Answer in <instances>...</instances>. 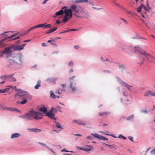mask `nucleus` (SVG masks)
<instances>
[{"mask_svg": "<svg viewBox=\"0 0 155 155\" xmlns=\"http://www.w3.org/2000/svg\"><path fill=\"white\" fill-rule=\"evenodd\" d=\"M118 138H122L124 140H125L126 139V138L125 137H124L121 134H120L118 137Z\"/></svg>", "mask_w": 155, "mask_h": 155, "instance_id": "42", "label": "nucleus"}, {"mask_svg": "<svg viewBox=\"0 0 155 155\" xmlns=\"http://www.w3.org/2000/svg\"><path fill=\"white\" fill-rule=\"evenodd\" d=\"M55 80V79H54L52 78H48L47 81H48L49 82H52Z\"/></svg>", "mask_w": 155, "mask_h": 155, "instance_id": "37", "label": "nucleus"}, {"mask_svg": "<svg viewBox=\"0 0 155 155\" xmlns=\"http://www.w3.org/2000/svg\"><path fill=\"white\" fill-rule=\"evenodd\" d=\"M106 145L107 146H109L112 148H114V147L112 145H109V144H106Z\"/></svg>", "mask_w": 155, "mask_h": 155, "instance_id": "56", "label": "nucleus"}, {"mask_svg": "<svg viewBox=\"0 0 155 155\" xmlns=\"http://www.w3.org/2000/svg\"><path fill=\"white\" fill-rule=\"evenodd\" d=\"M73 122L74 123H76L78 124L82 125L84 126H85L86 125V123H84V122L80 120H74Z\"/></svg>", "mask_w": 155, "mask_h": 155, "instance_id": "13", "label": "nucleus"}, {"mask_svg": "<svg viewBox=\"0 0 155 155\" xmlns=\"http://www.w3.org/2000/svg\"><path fill=\"white\" fill-rule=\"evenodd\" d=\"M12 51L11 50V48H5L3 51L1 53V56L3 57L4 54H5L6 56V58H8L9 56L11 55Z\"/></svg>", "mask_w": 155, "mask_h": 155, "instance_id": "5", "label": "nucleus"}, {"mask_svg": "<svg viewBox=\"0 0 155 155\" xmlns=\"http://www.w3.org/2000/svg\"><path fill=\"white\" fill-rule=\"evenodd\" d=\"M56 126L58 128H60L61 129H63V128H61V124L58 122H56Z\"/></svg>", "mask_w": 155, "mask_h": 155, "instance_id": "35", "label": "nucleus"}, {"mask_svg": "<svg viewBox=\"0 0 155 155\" xmlns=\"http://www.w3.org/2000/svg\"><path fill=\"white\" fill-rule=\"evenodd\" d=\"M114 3L115 4V5H116L117 6H118L120 8H122V6L121 5H120L119 4H117V3H116L115 2H114Z\"/></svg>", "mask_w": 155, "mask_h": 155, "instance_id": "49", "label": "nucleus"}, {"mask_svg": "<svg viewBox=\"0 0 155 155\" xmlns=\"http://www.w3.org/2000/svg\"><path fill=\"white\" fill-rule=\"evenodd\" d=\"M87 138L89 139H91L92 138H93V137L92 136H89L87 137Z\"/></svg>", "mask_w": 155, "mask_h": 155, "instance_id": "53", "label": "nucleus"}, {"mask_svg": "<svg viewBox=\"0 0 155 155\" xmlns=\"http://www.w3.org/2000/svg\"><path fill=\"white\" fill-rule=\"evenodd\" d=\"M44 24H41L38 25H36V26H34L35 28H37L39 27H42V28H44Z\"/></svg>", "mask_w": 155, "mask_h": 155, "instance_id": "34", "label": "nucleus"}, {"mask_svg": "<svg viewBox=\"0 0 155 155\" xmlns=\"http://www.w3.org/2000/svg\"><path fill=\"white\" fill-rule=\"evenodd\" d=\"M145 54L146 55L145 57L149 61L153 62L155 64V58L154 57L148 54V53L147 54Z\"/></svg>", "mask_w": 155, "mask_h": 155, "instance_id": "8", "label": "nucleus"}, {"mask_svg": "<svg viewBox=\"0 0 155 155\" xmlns=\"http://www.w3.org/2000/svg\"><path fill=\"white\" fill-rule=\"evenodd\" d=\"M129 139H130V140L131 141H133V137H129Z\"/></svg>", "mask_w": 155, "mask_h": 155, "instance_id": "61", "label": "nucleus"}, {"mask_svg": "<svg viewBox=\"0 0 155 155\" xmlns=\"http://www.w3.org/2000/svg\"><path fill=\"white\" fill-rule=\"evenodd\" d=\"M41 81L38 80L37 83V84L35 86V89H38L41 86Z\"/></svg>", "mask_w": 155, "mask_h": 155, "instance_id": "28", "label": "nucleus"}, {"mask_svg": "<svg viewBox=\"0 0 155 155\" xmlns=\"http://www.w3.org/2000/svg\"><path fill=\"white\" fill-rule=\"evenodd\" d=\"M30 130L33 131L34 132H39L41 131V130L40 129H37V128H33L32 129H30L29 130Z\"/></svg>", "mask_w": 155, "mask_h": 155, "instance_id": "29", "label": "nucleus"}, {"mask_svg": "<svg viewBox=\"0 0 155 155\" xmlns=\"http://www.w3.org/2000/svg\"><path fill=\"white\" fill-rule=\"evenodd\" d=\"M108 140V139L105 137H103L102 136V137H101V139L100 140Z\"/></svg>", "mask_w": 155, "mask_h": 155, "instance_id": "47", "label": "nucleus"}, {"mask_svg": "<svg viewBox=\"0 0 155 155\" xmlns=\"http://www.w3.org/2000/svg\"><path fill=\"white\" fill-rule=\"evenodd\" d=\"M88 2V0H76L74 2L76 3H80L87 2Z\"/></svg>", "mask_w": 155, "mask_h": 155, "instance_id": "23", "label": "nucleus"}, {"mask_svg": "<svg viewBox=\"0 0 155 155\" xmlns=\"http://www.w3.org/2000/svg\"><path fill=\"white\" fill-rule=\"evenodd\" d=\"M17 35V33L15 34L12 35H11V36H10L9 37H8L7 38H7V39H9L12 38L14 36H16Z\"/></svg>", "mask_w": 155, "mask_h": 155, "instance_id": "39", "label": "nucleus"}, {"mask_svg": "<svg viewBox=\"0 0 155 155\" xmlns=\"http://www.w3.org/2000/svg\"><path fill=\"white\" fill-rule=\"evenodd\" d=\"M20 136V134H19L15 133L12 134L11 137V139H13L15 138H18Z\"/></svg>", "mask_w": 155, "mask_h": 155, "instance_id": "18", "label": "nucleus"}, {"mask_svg": "<svg viewBox=\"0 0 155 155\" xmlns=\"http://www.w3.org/2000/svg\"><path fill=\"white\" fill-rule=\"evenodd\" d=\"M141 5L142 8H143L144 10L146 11H147V10H148V9H147V8L146 7H145L143 4H141Z\"/></svg>", "mask_w": 155, "mask_h": 155, "instance_id": "45", "label": "nucleus"}, {"mask_svg": "<svg viewBox=\"0 0 155 155\" xmlns=\"http://www.w3.org/2000/svg\"><path fill=\"white\" fill-rule=\"evenodd\" d=\"M141 112L143 113H147V110H142Z\"/></svg>", "mask_w": 155, "mask_h": 155, "instance_id": "64", "label": "nucleus"}, {"mask_svg": "<svg viewBox=\"0 0 155 155\" xmlns=\"http://www.w3.org/2000/svg\"><path fill=\"white\" fill-rule=\"evenodd\" d=\"M20 38V36H18L17 37H16L15 38H14L13 40H15L16 39H19Z\"/></svg>", "mask_w": 155, "mask_h": 155, "instance_id": "62", "label": "nucleus"}, {"mask_svg": "<svg viewBox=\"0 0 155 155\" xmlns=\"http://www.w3.org/2000/svg\"><path fill=\"white\" fill-rule=\"evenodd\" d=\"M91 134L92 135L94 136V137H95L99 139H101V137H102V136L100 135L97 134Z\"/></svg>", "mask_w": 155, "mask_h": 155, "instance_id": "31", "label": "nucleus"}, {"mask_svg": "<svg viewBox=\"0 0 155 155\" xmlns=\"http://www.w3.org/2000/svg\"><path fill=\"white\" fill-rule=\"evenodd\" d=\"M39 111L42 113H39L33 110H31L26 114L21 117L26 120H28L34 118L36 120H38L42 118L43 114H45L47 111L46 108L44 106H42L39 109Z\"/></svg>", "mask_w": 155, "mask_h": 155, "instance_id": "1", "label": "nucleus"}, {"mask_svg": "<svg viewBox=\"0 0 155 155\" xmlns=\"http://www.w3.org/2000/svg\"><path fill=\"white\" fill-rule=\"evenodd\" d=\"M62 87L65 89L66 87V85L65 84H62L61 85Z\"/></svg>", "mask_w": 155, "mask_h": 155, "instance_id": "55", "label": "nucleus"}, {"mask_svg": "<svg viewBox=\"0 0 155 155\" xmlns=\"http://www.w3.org/2000/svg\"><path fill=\"white\" fill-rule=\"evenodd\" d=\"M69 32V31H68V30L64 31L63 32H60L59 33V34H62V33H66V32Z\"/></svg>", "mask_w": 155, "mask_h": 155, "instance_id": "58", "label": "nucleus"}, {"mask_svg": "<svg viewBox=\"0 0 155 155\" xmlns=\"http://www.w3.org/2000/svg\"><path fill=\"white\" fill-rule=\"evenodd\" d=\"M77 148L79 150H84V148H81L79 147H77Z\"/></svg>", "mask_w": 155, "mask_h": 155, "instance_id": "57", "label": "nucleus"}, {"mask_svg": "<svg viewBox=\"0 0 155 155\" xmlns=\"http://www.w3.org/2000/svg\"><path fill=\"white\" fill-rule=\"evenodd\" d=\"M39 143L41 144L42 146L45 147L47 148H48V147L45 144L41 143Z\"/></svg>", "mask_w": 155, "mask_h": 155, "instance_id": "48", "label": "nucleus"}, {"mask_svg": "<svg viewBox=\"0 0 155 155\" xmlns=\"http://www.w3.org/2000/svg\"><path fill=\"white\" fill-rule=\"evenodd\" d=\"M151 153L152 155H155V149L151 151Z\"/></svg>", "mask_w": 155, "mask_h": 155, "instance_id": "46", "label": "nucleus"}, {"mask_svg": "<svg viewBox=\"0 0 155 155\" xmlns=\"http://www.w3.org/2000/svg\"><path fill=\"white\" fill-rule=\"evenodd\" d=\"M48 1V0H44V1L43 2L42 4H45Z\"/></svg>", "mask_w": 155, "mask_h": 155, "instance_id": "63", "label": "nucleus"}, {"mask_svg": "<svg viewBox=\"0 0 155 155\" xmlns=\"http://www.w3.org/2000/svg\"><path fill=\"white\" fill-rule=\"evenodd\" d=\"M110 112L108 111H106L103 112H100L98 113L99 116H102L103 115L108 116L110 114Z\"/></svg>", "mask_w": 155, "mask_h": 155, "instance_id": "16", "label": "nucleus"}, {"mask_svg": "<svg viewBox=\"0 0 155 155\" xmlns=\"http://www.w3.org/2000/svg\"><path fill=\"white\" fill-rule=\"evenodd\" d=\"M70 18V16L65 15L64 16V18L62 20V21L63 22H66L68 21L70 18Z\"/></svg>", "mask_w": 155, "mask_h": 155, "instance_id": "26", "label": "nucleus"}, {"mask_svg": "<svg viewBox=\"0 0 155 155\" xmlns=\"http://www.w3.org/2000/svg\"><path fill=\"white\" fill-rule=\"evenodd\" d=\"M13 74L8 75V79L9 81L13 82H15L16 81V79L13 77Z\"/></svg>", "mask_w": 155, "mask_h": 155, "instance_id": "11", "label": "nucleus"}, {"mask_svg": "<svg viewBox=\"0 0 155 155\" xmlns=\"http://www.w3.org/2000/svg\"><path fill=\"white\" fill-rule=\"evenodd\" d=\"M0 78L3 81H5L7 79H8V75L2 76L0 77Z\"/></svg>", "mask_w": 155, "mask_h": 155, "instance_id": "30", "label": "nucleus"}, {"mask_svg": "<svg viewBox=\"0 0 155 155\" xmlns=\"http://www.w3.org/2000/svg\"><path fill=\"white\" fill-rule=\"evenodd\" d=\"M74 64V63L72 61H70L68 63V65L70 66L71 67H73Z\"/></svg>", "mask_w": 155, "mask_h": 155, "instance_id": "40", "label": "nucleus"}, {"mask_svg": "<svg viewBox=\"0 0 155 155\" xmlns=\"http://www.w3.org/2000/svg\"><path fill=\"white\" fill-rule=\"evenodd\" d=\"M61 21H59V20H56V23L57 24H59L60 23H61Z\"/></svg>", "mask_w": 155, "mask_h": 155, "instance_id": "60", "label": "nucleus"}, {"mask_svg": "<svg viewBox=\"0 0 155 155\" xmlns=\"http://www.w3.org/2000/svg\"><path fill=\"white\" fill-rule=\"evenodd\" d=\"M51 97L52 98H55L56 97V96L53 93H52L51 94Z\"/></svg>", "mask_w": 155, "mask_h": 155, "instance_id": "41", "label": "nucleus"}, {"mask_svg": "<svg viewBox=\"0 0 155 155\" xmlns=\"http://www.w3.org/2000/svg\"><path fill=\"white\" fill-rule=\"evenodd\" d=\"M30 99V98H25L24 99L21 98V99H23V101H21L20 102V104H25L27 102V99Z\"/></svg>", "mask_w": 155, "mask_h": 155, "instance_id": "32", "label": "nucleus"}, {"mask_svg": "<svg viewBox=\"0 0 155 155\" xmlns=\"http://www.w3.org/2000/svg\"><path fill=\"white\" fill-rule=\"evenodd\" d=\"M22 62L21 56H19L15 57L13 59L8 60L7 61V63L8 65H11L15 64L20 65Z\"/></svg>", "mask_w": 155, "mask_h": 155, "instance_id": "3", "label": "nucleus"}, {"mask_svg": "<svg viewBox=\"0 0 155 155\" xmlns=\"http://www.w3.org/2000/svg\"><path fill=\"white\" fill-rule=\"evenodd\" d=\"M46 115L50 118L53 119L54 120V122H55L56 121V118L54 117V114L51 112H47L46 114Z\"/></svg>", "mask_w": 155, "mask_h": 155, "instance_id": "10", "label": "nucleus"}, {"mask_svg": "<svg viewBox=\"0 0 155 155\" xmlns=\"http://www.w3.org/2000/svg\"><path fill=\"white\" fill-rule=\"evenodd\" d=\"M61 151L62 152L65 151V152H69V151H68L66 150V149H62L61 150Z\"/></svg>", "mask_w": 155, "mask_h": 155, "instance_id": "59", "label": "nucleus"}, {"mask_svg": "<svg viewBox=\"0 0 155 155\" xmlns=\"http://www.w3.org/2000/svg\"><path fill=\"white\" fill-rule=\"evenodd\" d=\"M133 118H134V115H131L130 116V117H128L127 118V120H130L132 119Z\"/></svg>", "mask_w": 155, "mask_h": 155, "instance_id": "43", "label": "nucleus"}, {"mask_svg": "<svg viewBox=\"0 0 155 155\" xmlns=\"http://www.w3.org/2000/svg\"><path fill=\"white\" fill-rule=\"evenodd\" d=\"M10 89L9 88H6L4 89H0V93H5L8 91Z\"/></svg>", "mask_w": 155, "mask_h": 155, "instance_id": "27", "label": "nucleus"}, {"mask_svg": "<svg viewBox=\"0 0 155 155\" xmlns=\"http://www.w3.org/2000/svg\"><path fill=\"white\" fill-rule=\"evenodd\" d=\"M142 8V5L139 6L137 8V11L138 12H140L141 9Z\"/></svg>", "mask_w": 155, "mask_h": 155, "instance_id": "36", "label": "nucleus"}, {"mask_svg": "<svg viewBox=\"0 0 155 155\" xmlns=\"http://www.w3.org/2000/svg\"><path fill=\"white\" fill-rule=\"evenodd\" d=\"M134 50L135 52L140 53L141 54L143 55L145 57L146 56V55L145 54H147V53L146 51L143 50L139 47H134Z\"/></svg>", "mask_w": 155, "mask_h": 155, "instance_id": "6", "label": "nucleus"}, {"mask_svg": "<svg viewBox=\"0 0 155 155\" xmlns=\"http://www.w3.org/2000/svg\"><path fill=\"white\" fill-rule=\"evenodd\" d=\"M120 48L122 50H124L125 49V46L124 45H122L120 47Z\"/></svg>", "mask_w": 155, "mask_h": 155, "instance_id": "38", "label": "nucleus"}, {"mask_svg": "<svg viewBox=\"0 0 155 155\" xmlns=\"http://www.w3.org/2000/svg\"><path fill=\"white\" fill-rule=\"evenodd\" d=\"M75 78V76H73L71 77L69 79L70 81H73V79Z\"/></svg>", "mask_w": 155, "mask_h": 155, "instance_id": "50", "label": "nucleus"}, {"mask_svg": "<svg viewBox=\"0 0 155 155\" xmlns=\"http://www.w3.org/2000/svg\"><path fill=\"white\" fill-rule=\"evenodd\" d=\"M6 39V38H5L3 39H2L0 40V48L1 47L4 46L5 44L4 43H3V42Z\"/></svg>", "mask_w": 155, "mask_h": 155, "instance_id": "25", "label": "nucleus"}, {"mask_svg": "<svg viewBox=\"0 0 155 155\" xmlns=\"http://www.w3.org/2000/svg\"><path fill=\"white\" fill-rule=\"evenodd\" d=\"M65 15L70 16V18H71L72 15V12H74V15L78 17H79V16L77 15L76 14L79 13L80 10L79 8L75 4L72 5L71 6L70 8L68 9H65L64 10Z\"/></svg>", "mask_w": 155, "mask_h": 155, "instance_id": "2", "label": "nucleus"}, {"mask_svg": "<svg viewBox=\"0 0 155 155\" xmlns=\"http://www.w3.org/2000/svg\"><path fill=\"white\" fill-rule=\"evenodd\" d=\"M44 28H51V25L50 24H49L47 25H45V24H44Z\"/></svg>", "mask_w": 155, "mask_h": 155, "instance_id": "33", "label": "nucleus"}, {"mask_svg": "<svg viewBox=\"0 0 155 155\" xmlns=\"http://www.w3.org/2000/svg\"><path fill=\"white\" fill-rule=\"evenodd\" d=\"M146 7L147 8V9H148V10H147V11H148L150 9V8L149 6V5H148V2H147V4Z\"/></svg>", "mask_w": 155, "mask_h": 155, "instance_id": "51", "label": "nucleus"}, {"mask_svg": "<svg viewBox=\"0 0 155 155\" xmlns=\"http://www.w3.org/2000/svg\"><path fill=\"white\" fill-rule=\"evenodd\" d=\"M57 29V28L56 27L52 28L49 30H48L45 33V34H49L51 33L56 31Z\"/></svg>", "mask_w": 155, "mask_h": 155, "instance_id": "17", "label": "nucleus"}, {"mask_svg": "<svg viewBox=\"0 0 155 155\" xmlns=\"http://www.w3.org/2000/svg\"><path fill=\"white\" fill-rule=\"evenodd\" d=\"M10 86L12 88H13V89H14L15 91H18V89H17L16 88V86H15L13 87L12 86Z\"/></svg>", "mask_w": 155, "mask_h": 155, "instance_id": "52", "label": "nucleus"}, {"mask_svg": "<svg viewBox=\"0 0 155 155\" xmlns=\"http://www.w3.org/2000/svg\"><path fill=\"white\" fill-rule=\"evenodd\" d=\"M144 96L145 97L151 96L155 97V92L150 90L147 91L145 92Z\"/></svg>", "mask_w": 155, "mask_h": 155, "instance_id": "9", "label": "nucleus"}, {"mask_svg": "<svg viewBox=\"0 0 155 155\" xmlns=\"http://www.w3.org/2000/svg\"><path fill=\"white\" fill-rule=\"evenodd\" d=\"M19 94L18 93V94H15L14 97V98L15 99H21V95L19 94Z\"/></svg>", "mask_w": 155, "mask_h": 155, "instance_id": "21", "label": "nucleus"}, {"mask_svg": "<svg viewBox=\"0 0 155 155\" xmlns=\"http://www.w3.org/2000/svg\"><path fill=\"white\" fill-rule=\"evenodd\" d=\"M26 45V44H23L19 46H18L16 47L17 49L18 50H21L23 49L24 47Z\"/></svg>", "mask_w": 155, "mask_h": 155, "instance_id": "22", "label": "nucleus"}, {"mask_svg": "<svg viewBox=\"0 0 155 155\" xmlns=\"http://www.w3.org/2000/svg\"><path fill=\"white\" fill-rule=\"evenodd\" d=\"M70 88L71 89V92L74 93L75 91H76L77 90L76 88L73 85L72 82L70 83Z\"/></svg>", "mask_w": 155, "mask_h": 155, "instance_id": "14", "label": "nucleus"}, {"mask_svg": "<svg viewBox=\"0 0 155 155\" xmlns=\"http://www.w3.org/2000/svg\"><path fill=\"white\" fill-rule=\"evenodd\" d=\"M57 40V38H54V39H52V40H48V43H50L52 45H54L56 46H57V45H56V44L54 43V42L55 41Z\"/></svg>", "mask_w": 155, "mask_h": 155, "instance_id": "20", "label": "nucleus"}, {"mask_svg": "<svg viewBox=\"0 0 155 155\" xmlns=\"http://www.w3.org/2000/svg\"><path fill=\"white\" fill-rule=\"evenodd\" d=\"M18 91H19L18 93L20 94L21 95V98L24 99L25 98H30V99L31 98V95L27 92L21 89H18Z\"/></svg>", "mask_w": 155, "mask_h": 155, "instance_id": "4", "label": "nucleus"}, {"mask_svg": "<svg viewBox=\"0 0 155 155\" xmlns=\"http://www.w3.org/2000/svg\"><path fill=\"white\" fill-rule=\"evenodd\" d=\"M41 45L43 47H47V45L45 43H43L41 44Z\"/></svg>", "mask_w": 155, "mask_h": 155, "instance_id": "54", "label": "nucleus"}, {"mask_svg": "<svg viewBox=\"0 0 155 155\" xmlns=\"http://www.w3.org/2000/svg\"><path fill=\"white\" fill-rule=\"evenodd\" d=\"M0 108H1L2 110H5L10 111H19L18 109L15 107H5L3 106L2 105H0Z\"/></svg>", "mask_w": 155, "mask_h": 155, "instance_id": "7", "label": "nucleus"}, {"mask_svg": "<svg viewBox=\"0 0 155 155\" xmlns=\"http://www.w3.org/2000/svg\"><path fill=\"white\" fill-rule=\"evenodd\" d=\"M84 150L86 152H89L94 150L93 147L92 146H87V147L84 148Z\"/></svg>", "mask_w": 155, "mask_h": 155, "instance_id": "12", "label": "nucleus"}, {"mask_svg": "<svg viewBox=\"0 0 155 155\" xmlns=\"http://www.w3.org/2000/svg\"><path fill=\"white\" fill-rule=\"evenodd\" d=\"M79 9L80 10V11L79 12L81 13L82 15L86 18H88L89 17V15L88 13L86 12H85L82 10H81Z\"/></svg>", "mask_w": 155, "mask_h": 155, "instance_id": "15", "label": "nucleus"}, {"mask_svg": "<svg viewBox=\"0 0 155 155\" xmlns=\"http://www.w3.org/2000/svg\"><path fill=\"white\" fill-rule=\"evenodd\" d=\"M35 28L34 26L32 27H31L28 30V31L27 32V33H28L30 31Z\"/></svg>", "mask_w": 155, "mask_h": 155, "instance_id": "44", "label": "nucleus"}, {"mask_svg": "<svg viewBox=\"0 0 155 155\" xmlns=\"http://www.w3.org/2000/svg\"><path fill=\"white\" fill-rule=\"evenodd\" d=\"M64 13V10L61 9L60 11L57 12L55 13L56 16L60 15H62Z\"/></svg>", "mask_w": 155, "mask_h": 155, "instance_id": "24", "label": "nucleus"}, {"mask_svg": "<svg viewBox=\"0 0 155 155\" xmlns=\"http://www.w3.org/2000/svg\"><path fill=\"white\" fill-rule=\"evenodd\" d=\"M65 89L62 87L61 88H59L57 91H56V93L61 94L62 92H65Z\"/></svg>", "mask_w": 155, "mask_h": 155, "instance_id": "19", "label": "nucleus"}]
</instances>
